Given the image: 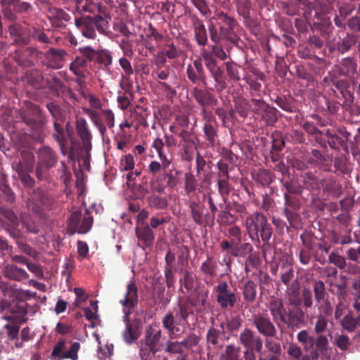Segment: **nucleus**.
I'll return each instance as SVG.
<instances>
[{
	"label": "nucleus",
	"mask_w": 360,
	"mask_h": 360,
	"mask_svg": "<svg viewBox=\"0 0 360 360\" xmlns=\"http://www.w3.org/2000/svg\"><path fill=\"white\" fill-rule=\"evenodd\" d=\"M195 304L191 298L184 302L179 301L176 305L162 317V326L171 339L177 338L184 332L180 326L184 327L189 315L194 314L193 307Z\"/></svg>",
	"instance_id": "1"
},
{
	"label": "nucleus",
	"mask_w": 360,
	"mask_h": 360,
	"mask_svg": "<svg viewBox=\"0 0 360 360\" xmlns=\"http://www.w3.org/2000/svg\"><path fill=\"white\" fill-rule=\"evenodd\" d=\"M120 303L123 306V311L125 314L124 321L126 322L125 328L122 333V338L126 344L131 345L141 335V328L139 324L130 322L128 318L132 309L138 304V288L134 281H131L127 285L124 298L120 301Z\"/></svg>",
	"instance_id": "2"
},
{
	"label": "nucleus",
	"mask_w": 360,
	"mask_h": 360,
	"mask_svg": "<svg viewBox=\"0 0 360 360\" xmlns=\"http://www.w3.org/2000/svg\"><path fill=\"white\" fill-rule=\"evenodd\" d=\"M245 227L250 238L258 243L260 239L267 243L273 234L271 224L264 214L259 212H255L246 217Z\"/></svg>",
	"instance_id": "3"
},
{
	"label": "nucleus",
	"mask_w": 360,
	"mask_h": 360,
	"mask_svg": "<svg viewBox=\"0 0 360 360\" xmlns=\"http://www.w3.org/2000/svg\"><path fill=\"white\" fill-rule=\"evenodd\" d=\"M75 25L82 36L90 39L96 37V29L99 33L105 34L109 27L108 21L100 15L76 16Z\"/></svg>",
	"instance_id": "4"
},
{
	"label": "nucleus",
	"mask_w": 360,
	"mask_h": 360,
	"mask_svg": "<svg viewBox=\"0 0 360 360\" xmlns=\"http://www.w3.org/2000/svg\"><path fill=\"white\" fill-rule=\"evenodd\" d=\"M93 222L91 213L86 207H81L72 211L69 217L67 232L69 235L85 234L91 230Z\"/></svg>",
	"instance_id": "5"
},
{
	"label": "nucleus",
	"mask_w": 360,
	"mask_h": 360,
	"mask_svg": "<svg viewBox=\"0 0 360 360\" xmlns=\"http://www.w3.org/2000/svg\"><path fill=\"white\" fill-rule=\"evenodd\" d=\"M21 160L13 165V168L18 174V179L25 187L32 188L34 185V180L30 176L34 170V155L30 150H23L20 153Z\"/></svg>",
	"instance_id": "6"
},
{
	"label": "nucleus",
	"mask_w": 360,
	"mask_h": 360,
	"mask_svg": "<svg viewBox=\"0 0 360 360\" xmlns=\"http://www.w3.org/2000/svg\"><path fill=\"white\" fill-rule=\"evenodd\" d=\"M200 57L204 61L207 70L210 73L216 83V90L220 93L227 86L224 79V72L223 68L218 65L217 60L213 56L211 52L205 49H201Z\"/></svg>",
	"instance_id": "7"
},
{
	"label": "nucleus",
	"mask_w": 360,
	"mask_h": 360,
	"mask_svg": "<svg viewBox=\"0 0 360 360\" xmlns=\"http://www.w3.org/2000/svg\"><path fill=\"white\" fill-rule=\"evenodd\" d=\"M29 195L26 201V207L29 210L36 214H41L43 211L51 209L53 200L44 191L35 188Z\"/></svg>",
	"instance_id": "8"
},
{
	"label": "nucleus",
	"mask_w": 360,
	"mask_h": 360,
	"mask_svg": "<svg viewBox=\"0 0 360 360\" xmlns=\"http://www.w3.org/2000/svg\"><path fill=\"white\" fill-rule=\"evenodd\" d=\"M236 290L225 281H219L214 286L216 300L221 309L233 308L235 306L238 301Z\"/></svg>",
	"instance_id": "9"
},
{
	"label": "nucleus",
	"mask_w": 360,
	"mask_h": 360,
	"mask_svg": "<svg viewBox=\"0 0 360 360\" xmlns=\"http://www.w3.org/2000/svg\"><path fill=\"white\" fill-rule=\"evenodd\" d=\"M84 110L89 115L94 126L98 129L101 136H103L106 133V125L109 128L114 127L115 116L112 110H102L101 112H98L89 108H86Z\"/></svg>",
	"instance_id": "10"
},
{
	"label": "nucleus",
	"mask_w": 360,
	"mask_h": 360,
	"mask_svg": "<svg viewBox=\"0 0 360 360\" xmlns=\"http://www.w3.org/2000/svg\"><path fill=\"white\" fill-rule=\"evenodd\" d=\"M357 36L351 32H347L344 37H338V39H327L326 44L330 52L337 51L340 54H345L349 51L357 43Z\"/></svg>",
	"instance_id": "11"
},
{
	"label": "nucleus",
	"mask_w": 360,
	"mask_h": 360,
	"mask_svg": "<svg viewBox=\"0 0 360 360\" xmlns=\"http://www.w3.org/2000/svg\"><path fill=\"white\" fill-rule=\"evenodd\" d=\"M80 349V344L78 342H74L71 344L70 348L66 350V340H60L54 346L51 354V360H64L78 359V352Z\"/></svg>",
	"instance_id": "12"
},
{
	"label": "nucleus",
	"mask_w": 360,
	"mask_h": 360,
	"mask_svg": "<svg viewBox=\"0 0 360 360\" xmlns=\"http://www.w3.org/2000/svg\"><path fill=\"white\" fill-rule=\"evenodd\" d=\"M250 321L252 326L264 338H276L277 329L268 315L264 314H255Z\"/></svg>",
	"instance_id": "13"
},
{
	"label": "nucleus",
	"mask_w": 360,
	"mask_h": 360,
	"mask_svg": "<svg viewBox=\"0 0 360 360\" xmlns=\"http://www.w3.org/2000/svg\"><path fill=\"white\" fill-rule=\"evenodd\" d=\"M0 224L6 226V229L11 237L18 238L20 236V231L18 229L19 219L11 209L0 207Z\"/></svg>",
	"instance_id": "14"
},
{
	"label": "nucleus",
	"mask_w": 360,
	"mask_h": 360,
	"mask_svg": "<svg viewBox=\"0 0 360 360\" xmlns=\"http://www.w3.org/2000/svg\"><path fill=\"white\" fill-rule=\"evenodd\" d=\"M84 54L89 58V62L98 64L101 68L106 69L112 65V53L108 49L96 50L89 46V48L84 49Z\"/></svg>",
	"instance_id": "15"
},
{
	"label": "nucleus",
	"mask_w": 360,
	"mask_h": 360,
	"mask_svg": "<svg viewBox=\"0 0 360 360\" xmlns=\"http://www.w3.org/2000/svg\"><path fill=\"white\" fill-rule=\"evenodd\" d=\"M186 75L192 84L201 83L204 88L208 86L207 77L202 65V58L194 60L193 64L187 65Z\"/></svg>",
	"instance_id": "16"
},
{
	"label": "nucleus",
	"mask_w": 360,
	"mask_h": 360,
	"mask_svg": "<svg viewBox=\"0 0 360 360\" xmlns=\"http://www.w3.org/2000/svg\"><path fill=\"white\" fill-rule=\"evenodd\" d=\"M215 18L217 24L221 30V35L225 37L226 39L233 40L235 35V30L238 26V22L235 18L229 15L223 11L215 13Z\"/></svg>",
	"instance_id": "17"
},
{
	"label": "nucleus",
	"mask_w": 360,
	"mask_h": 360,
	"mask_svg": "<svg viewBox=\"0 0 360 360\" xmlns=\"http://www.w3.org/2000/svg\"><path fill=\"white\" fill-rule=\"evenodd\" d=\"M238 342L245 349H253L257 352H261L263 347V340L252 329L245 328L240 333Z\"/></svg>",
	"instance_id": "18"
},
{
	"label": "nucleus",
	"mask_w": 360,
	"mask_h": 360,
	"mask_svg": "<svg viewBox=\"0 0 360 360\" xmlns=\"http://www.w3.org/2000/svg\"><path fill=\"white\" fill-rule=\"evenodd\" d=\"M37 155L39 164H42L46 169L55 167L58 161L56 152L46 146H41L37 150Z\"/></svg>",
	"instance_id": "19"
},
{
	"label": "nucleus",
	"mask_w": 360,
	"mask_h": 360,
	"mask_svg": "<svg viewBox=\"0 0 360 360\" xmlns=\"http://www.w3.org/2000/svg\"><path fill=\"white\" fill-rule=\"evenodd\" d=\"M268 308L273 320L279 326L286 322L287 310L284 307L282 300L273 298L269 301Z\"/></svg>",
	"instance_id": "20"
},
{
	"label": "nucleus",
	"mask_w": 360,
	"mask_h": 360,
	"mask_svg": "<svg viewBox=\"0 0 360 360\" xmlns=\"http://www.w3.org/2000/svg\"><path fill=\"white\" fill-rule=\"evenodd\" d=\"M86 48H89V46H84L79 47L78 51L80 53V56H77L75 60L70 65V70L79 77L84 78L85 76V70L87 68V63L89 58H86L84 51Z\"/></svg>",
	"instance_id": "21"
},
{
	"label": "nucleus",
	"mask_w": 360,
	"mask_h": 360,
	"mask_svg": "<svg viewBox=\"0 0 360 360\" xmlns=\"http://www.w3.org/2000/svg\"><path fill=\"white\" fill-rule=\"evenodd\" d=\"M191 95L201 107L214 105L217 102L215 96L205 88L194 87L191 91Z\"/></svg>",
	"instance_id": "22"
},
{
	"label": "nucleus",
	"mask_w": 360,
	"mask_h": 360,
	"mask_svg": "<svg viewBox=\"0 0 360 360\" xmlns=\"http://www.w3.org/2000/svg\"><path fill=\"white\" fill-rule=\"evenodd\" d=\"M305 322V311L301 307L288 309L285 325L290 328H301Z\"/></svg>",
	"instance_id": "23"
},
{
	"label": "nucleus",
	"mask_w": 360,
	"mask_h": 360,
	"mask_svg": "<svg viewBox=\"0 0 360 360\" xmlns=\"http://www.w3.org/2000/svg\"><path fill=\"white\" fill-rule=\"evenodd\" d=\"M66 52L62 49L50 48L44 56L47 60V65L53 69H59L62 67Z\"/></svg>",
	"instance_id": "24"
},
{
	"label": "nucleus",
	"mask_w": 360,
	"mask_h": 360,
	"mask_svg": "<svg viewBox=\"0 0 360 360\" xmlns=\"http://www.w3.org/2000/svg\"><path fill=\"white\" fill-rule=\"evenodd\" d=\"M3 276L9 280L21 282L29 278L27 271L14 264H6L2 270Z\"/></svg>",
	"instance_id": "25"
},
{
	"label": "nucleus",
	"mask_w": 360,
	"mask_h": 360,
	"mask_svg": "<svg viewBox=\"0 0 360 360\" xmlns=\"http://www.w3.org/2000/svg\"><path fill=\"white\" fill-rule=\"evenodd\" d=\"M76 131L82 140L84 147L86 149L91 147L92 135L89 128L86 120L83 117H78L75 124Z\"/></svg>",
	"instance_id": "26"
},
{
	"label": "nucleus",
	"mask_w": 360,
	"mask_h": 360,
	"mask_svg": "<svg viewBox=\"0 0 360 360\" xmlns=\"http://www.w3.org/2000/svg\"><path fill=\"white\" fill-rule=\"evenodd\" d=\"M28 103L26 110L21 114V119L27 126L34 128L38 125V122L30 115L40 117L41 111L37 105L32 103Z\"/></svg>",
	"instance_id": "27"
},
{
	"label": "nucleus",
	"mask_w": 360,
	"mask_h": 360,
	"mask_svg": "<svg viewBox=\"0 0 360 360\" xmlns=\"http://www.w3.org/2000/svg\"><path fill=\"white\" fill-rule=\"evenodd\" d=\"M29 36L34 40L46 46L57 44L58 41V37H55L53 35L48 36L43 30L35 27L30 29Z\"/></svg>",
	"instance_id": "28"
},
{
	"label": "nucleus",
	"mask_w": 360,
	"mask_h": 360,
	"mask_svg": "<svg viewBox=\"0 0 360 360\" xmlns=\"http://www.w3.org/2000/svg\"><path fill=\"white\" fill-rule=\"evenodd\" d=\"M218 266L213 257L208 256L207 259L204 261L200 267L202 274L205 276L204 281L207 283H211L208 278H214L217 276Z\"/></svg>",
	"instance_id": "29"
},
{
	"label": "nucleus",
	"mask_w": 360,
	"mask_h": 360,
	"mask_svg": "<svg viewBox=\"0 0 360 360\" xmlns=\"http://www.w3.org/2000/svg\"><path fill=\"white\" fill-rule=\"evenodd\" d=\"M223 323H220V328L217 329L214 327H210L206 334V340L207 344H210L215 347L221 348L222 345H219L220 342L223 340V337L225 335L224 330Z\"/></svg>",
	"instance_id": "30"
},
{
	"label": "nucleus",
	"mask_w": 360,
	"mask_h": 360,
	"mask_svg": "<svg viewBox=\"0 0 360 360\" xmlns=\"http://www.w3.org/2000/svg\"><path fill=\"white\" fill-rule=\"evenodd\" d=\"M136 236L146 247H151L155 240V234L152 229L148 225L136 229Z\"/></svg>",
	"instance_id": "31"
},
{
	"label": "nucleus",
	"mask_w": 360,
	"mask_h": 360,
	"mask_svg": "<svg viewBox=\"0 0 360 360\" xmlns=\"http://www.w3.org/2000/svg\"><path fill=\"white\" fill-rule=\"evenodd\" d=\"M160 338L161 331L160 330H157L151 326L148 328L146 335V345L153 354L157 352L156 348Z\"/></svg>",
	"instance_id": "32"
},
{
	"label": "nucleus",
	"mask_w": 360,
	"mask_h": 360,
	"mask_svg": "<svg viewBox=\"0 0 360 360\" xmlns=\"http://www.w3.org/2000/svg\"><path fill=\"white\" fill-rule=\"evenodd\" d=\"M195 39L200 46H205L207 43V30L202 21L198 18L193 22Z\"/></svg>",
	"instance_id": "33"
},
{
	"label": "nucleus",
	"mask_w": 360,
	"mask_h": 360,
	"mask_svg": "<svg viewBox=\"0 0 360 360\" xmlns=\"http://www.w3.org/2000/svg\"><path fill=\"white\" fill-rule=\"evenodd\" d=\"M221 210L217 214V221L221 226L232 224L235 222L236 217L230 212L229 205L219 204Z\"/></svg>",
	"instance_id": "34"
},
{
	"label": "nucleus",
	"mask_w": 360,
	"mask_h": 360,
	"mask_svg": "<svg viewBox=\"0 0 360 360\" xmlns=\"http://www.w3.org/2000/svg\"><path fill=\"white\" fill-rule=\"evenodd\" d=\"M10 35L14 39V41L20 45L29 44V38L24 36L23 27L18 23H13L8 26Z\"/></svg>",
	"instance_id": "35"
},
{
	"label": "nucleus",
	"mask_w": 360,
	"mask_h": 360,
	"mask_svg": "<svg viewBox=\"0 0 360 360\" xmlns=\"http://www.w3.org/2000/svg\"><path fill=\"white\" fill-rule=\"evenodd\" d=\"M26 79L28 84L36 89L44 87V76L39 70H32L26 74Z\"/></svg>",
	"instance_id": "36"
},
{
	"label": "nucleus",
	"mask_w": 360,
	"mask_h": 360,
	"mask_svg": "<svg viewBox=\"0 0 360 360\" xmlns=\"http://www.w3.org/2000/svg\"><path fill=\"white\" fill-rule=\"evenodd\" d=\"M357 68L355 59L352 57H346L340 62L339 72L344 76L354 75Z\"/></svg>",
	"instance_id": "37"
},
{
	"label": "nucleus",
	"mask_w": 360,
	"mask_h": 360,
	"mask_svg": "<svg viewBox=\"0 0 360 360\" xmlns=\"http://www.w3.org/2000/svg\"><path fill=\"white\" fill-rule=\"evenodd\" d=\"M53 128L54 133L53 134V137L58 142L62 153L65 154L67 153V148L65 145L67 141V139L63 127L59 122L55 121L53 122Z\"/></svg>",
	"instance_id": "38"
},
{
	"label": "nucleus",
	"mask_w": 360,
	"mask_h": 360,
	"mask_svg": "<svg viewBox=\"0 0 360 360\" xmlns=\"http://www.w3.org/2000/svg\"><path fill=\"white\" fill-rule=\"evenodd\" d=\"M252 177L255 181L263 186H267L272 183L274 179V175L268 169L262 168L252 174Z\"/></svg>",
	"instance_id": "39"
},
{
	"label": "nucleus",
	"mask_w": 360,
	"mask_h": 360,
	"mask_svg": "<svg viewBox=\"0 0 360 360\" xmlns=\"http://www.w3.org/2000/svg\"><path fill=\"white\" fill-rule=\"evenodd\" d=\"M147 202L150 208L155 210H165L168 206V201L166 198L153 193L147 198Z\"/></svg>",
	"instance_id": "40"
},
{
	"label": "nucleus",
	"mask_w": 360,
	"mask_h": 360,
	"mask_svg": "<svg viewBox=\"0 0 360 360\" xmlns=\"http://www.w3.org/2000/svg\"><path fill=\"white\" fill-rule=\"evenodd\" d=\"M99 11L100 8L98 4L94 2L91 0H85L84 2V1H80L76 6V11L78 13L85 12L98 15L97 13H99Z\"/></svg>",
	"instance_id": "41"
},
{
	"label": "nucleus",
	"mask_w": 360,
	"mask_h": 360,
	"mask_svg": "<svg viewBox=\"0 0 360 360\" xmlns=\"http://www.w3.org/2000/svg\"><path fill=\"white\" fill-rule=\"evenodd\" d=\"M189 209L194 222L198 225H202L205 222V219L202 210L200 205L197 202L192 200L190 202Z\"/></svg>",
	"instance_id": "42"
},
{
	"label": "nucleus",
	"mask_w": 360,
	"mask_h": 360,
	"mask_svg": "<svg viewBox=\"0 0 360 360\" xmlns=\"http://www.w3.org/2000/svg\"><path fill=\"white\" fill-rule=\"evenodd\" d=\"M181 172L178 169L173 168L169 169L162 174L164 179H167L166 186L169 188H175L179 183V177Z\"/></svg>",
	"instance_id": "43"
},
{
	"label": "nucleus",
	"mask_w": 360,
	"mask_h": 360,
	"mask_svg": "<svg viewBox=\"0 0 360 360\" xmlns=\"http://www.w3.org/2000/svg\"><path fill=\"white\" fill-rule=\"evenodd\" d=\"M198 181L195 176L189 172L185 174L184 191L187 196H191L196 191Z\"/></svg>",
	"instance_id": "44"
},
{
	"label": "nucleus",
	"mask_w": 360,
	"mask_h": 360,
	"mask_svg": "<svg viewBox=\"0 0 360 360\" xmlns=\"http://www.w3.org/2000/svg\"><path fill=\"white\" fill-rule=\"evenodd\" d=\"M312 288L315 300L317 303H321L324 300L328 299V293L326 291L325 284L322 281H316L313 283Z\"/></svg>",
	"instance_id": "45"
},
{
	"label": "nucleus",
	"mask_w": 360,
	"mask_h": 360,
	"mask_svg": "<svg viewBox=\"0 0 360 360\" xmlns=\"http://www.w3.org/2000/svg\"><path fill=\"white\" fill-rule=\"evenodd\" d=\"M297 210H292L288 207L283 208V214L285 216L290 226L297 229L301 224V217L297 212Z\"/></svg>",
	"instance_id": "46"
},
{
	"label": "nucleus",
	"mask_w": 360,
	"mask_h": 360,
	"mask_svg": "<svg viewBox=\"0 0 360 360\" xmlns=\"http://www.w3.org/2000/svg\"><path fill=\"white\" fill-rule=\"evenodd\" d=\"M240 352V347L233 345H228L225 351L220 354L219 360H238Z\"/></svg>",
	"instance_id": "47"
},
{
	"label": "nucleus",
	"mask_w": 360,
	"mask_h": 360,
	"mask_svg": "<svg viewBox=\"0 0 360 360\" xmlns=\"http://www.w3.org/2000/svg\"><path fill=\"white\" fill-rule=\"evenodd\" d=\"M203 131L208 146L214 147L216 144L217 138L218 137L216 128L210 123H205L203 127Z\"/></svg>",
	"instance_id": "48"
},
{
	"label": "nucleus",
	"mask_w": 360,
	"mask_h": 360,
	"mask_svg": "<svg viewBox=\"0 0 360 360\" xmlns=\"http://www.w3.org/2000/svg\"><path fill=\"white\" fill-rule=\"evenodd\" d=\"M257 295V285L252 281H248L243 288V296L245 301L252 302Z\"/></svg>",
	"instance_id": "49"
},
{
	"label": "nucleus",
	"mask_w": 360,
	"mask_h": 360,
	"mask_svg": "<svg viewBox=\"0 0 360 360\" xmlns=\"http://www.w3.org/2000/svg\"><path fill=\"white\" fill-rule=\"evenodd\" d=\"M283 186L285 188L286 192L288 194L297 195L300 194L302 191V187L297 180L288 179L285 180L283 178L281 180Z\"/></svg>",
	"instance_id": "50"
},
{
	"label": "nucleus",
	"mask_w": 360,
	"mask_h": 360,
	"mask_svg": "<svg viewBox=\"0 0 360 360\" xmlns=\"http://www.w3.org/2000/svg\"><path fill=\"white\" fill-rule=\"evenodd\" d=\"M47 16L49 19H58L63 20V22H69L71 20V17L68 13L56 7L49 8Z\"/></svg>",
	"instance_id": "51"
},
{
	"label": "nucleus",
	"mask_w": 360,
	"mask_h": 360,
	"mask_svg": "<svg viewBox=\"0 0 360 360\" xmlns=\"http://www.w3.org/2000/svg\"><path fill=\"white\" fill-rule=\"evenodd\" d=\"M218 191L221 195L224 204H226L228 197L231 192V185L229 179H217Z\"/></svg>",
	"instance_id": "52"
},
{
	"label": "nucleus",
	"mask_w": 360,
	"mask_h": 360,
	"mask_svg": "<svg viewBox=\"0 0 360 360\" xmlns=\"http://www.w3.org/2000/svg\"><path fill=\"white\" fill-rule=\"evenodd\" d=\"M226 71L229 79L233 82H237L240 79L239 68L236 63L233 62L225 63Z\"/></svg>",
	"instance_id": "53"
},
{
	"label": "nucleus",
	"mask_w": 360,
	"mask_h": 360,
	"mask_svg": "<svg viewBox=\"0 0 360 360\" xmlns=\"http://www.w3.org/2000/svg\"><path fill=\"white\" fill-rule=\"evenodd\" d=\"M342 328L349 333L354 332L356 328L359 326L356 319L351 314L345 315L340 321Z\"/></svg>",
	"instance_id": "54"
},
{
	"label": "nucleus",
	"mask_w": 360,
	"mask_h": 360,
	"mask_svg": "<svg viewBox=\"0 0 360 360\" xmlns=\"http://www.w3.org/2000/svg\"><path fill=\"white\" fill-rule=\"evenodd\" d=\"M260 115L267 125H274L278 120L277 110L269 105Z\"/></svg>",
	"instance_id": "55"
},
{
	"label": "nucleus",
	"mask_w": 360,
	"mask_h": 360,
	"mask_svg": "<svg viewBox=\"0 0 360 360\" xmlns=\"http://www.w3.org/2000/svg\"><path fill=\"white\" fill-rule=\"evenodd\" d=\"M235 103L238 114L243 117H246L250 108L249 101L243 97H238L235 100Z\"/></svg>",
	"instance_id": "56"
},
{
	"label": "nucleus",
	"mask_w": 360,
	"mask_h": 360,
	"mask_svg": "<svg viewBox=\"0 0 360 360\" xmlns=\"http://www.w3.org/2000/svg\"><path fill=\"white\" fill-rule=\"evenodd\" d=\"M324 190L338 198L342 193V185L337 181L330 180L326 183Z\"/></svg>",
	"instance_id": "57"
},
{
	"label": "nucleus",
	"mask_w": 360,
	"mask_h": 360,
	"mask_svg": "<svg viewBox=\"0 0 360 360\" xmlns=\"http://www.w3.org/2000/svg\"><path fill=\"white\" fill-rule=\"evenodd\" d=\"M274 338H265L264 345L266 348L271 353L276 355H281L282 348L281 343L273 339ZM278 339V338H276Z\"/></svg>",
	"instance_id": "58"
},
{
	"label": "nucleus",
	"mask_w": 360,
	"mask_h": 360,
	"mask_svg": "<svg viewBox=\"0 0 360 360\" xmlns=\"http://www.w3.org/2000/svg\"><path fill=\"white\" fill-rule=\"evenodd\" d=\"M328 321L323 315H318L314 323V332L316 334H323L327 331Z\"/></svg>",
	"instance_id": "59"
},
{
	"label": "nucleus",
	"mask_w": 360,
	"mask_h": 360,
	"mask_svg": "<svg viewBox=\"0 0 360 360\" xmlns=\"http://www.w3.org/2000/svg\"><path fill=\"white\" fill-rule=\"evenodd\" d=\"M236 3L239 15L245 18H248L250 15V9L251 8L250 0H236Z\"/></svg>",
	"instance_id": "60"
},
{
	"label": "nucleus",
	"mask_w": 360,
	"mask_h": 360,
	"mask_svg": "<svg viewBox=\"0 0 360 360\" xmlns=\"http://www.w3.org/2000/svg\"><path fill=\"white\" fill-rule=\"evenodd\" d=\"M22 225L25 227L27 231L32 233H37L39 231L38 225L32 220V217L27 214L22 216Z\"/></svg>",
	"instance_id": "61"
},
{
	"label": "nucleus",
	"mask_w": 360,
	"mask_h": 360,
	"mask_svg": "<svg viewBox=\"0 0 360 360\" xmlns=\"http://www.w3.org/2000/svg\"><path fill=\"white\" fill-rule=\"evenodd\" d=\"M242 324L243 319L238 315L231 317L230 319L226 321V328L231 333L238 331L242 326Z\"/></svg>",
	"instance_id": "62"
},
{
	"label": "nucleus",
	"mask_w": 360,
	"mask_h": 360,
	"mask_svg": "<svg viewBox=\"0 0 360 360\" xmlns=\"http://www.w3.org/2000/svg\"><path fill=\"white\" fill-rule=\"evenodd\" d=\"M295 75L299 79L305 80L307 83L314 82L313 75L307 70L303 65L295 66Z\"/></svg>",
	"instance_id": "63"
},
{
	"label": "nucleus",
	"mask_w": 360,
	"mask_h": 360,
	"mask_svg": "<svg viewBox=\"0 0 360 360\" xmlns=\"http://www.w3.org/2000/svg\"><path fill=\"white\" fill-rule=\"evenodd\" d=\"M46 108L55 120H60L63 119V110L58 104L54 102L48 103Z\"/></svg>",
	"instance_id": "64"
}]
</instances>
